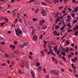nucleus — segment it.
I'll return each mask as SVG.
<instances>
[{"instance_id": "obj_1", "label": "nucleus", "mask_w": 78, "mask_h": 78, "mask_svg": "<svg viewBox=\"0 0 78 78\" xmlns=\"http://www.w3.org/2000/svg\"><path fill=\"white\" fill-rule=\"evenodd\" d=\"M25 62L26 63V68H28V67H29V66H28V64L27 63V62L25 61H22V63L21 65L22 67H24L25 65Z\"/></svg>"}, {"instance_id": "obj_2", "label": "nucleus", "mask_w": 78, "mask_h": 78, "mask_svg": "<svg viewBox=\"0 0 78 78\" xmlns=\"http://www.w3.org/2000/svg\"><path fill=\"white\" fill-rule=\"evenodd\" d=\"M41 14L43 16H45L46 15L45 11V10L43 9H41Z\"/></svg>"}, {"instance_id": "obj_3", "label": "nucleus", "mask_w": 78, "mask_h": 78, "mask_svg": "<svg viewBox=\"0 0 78 78\" xmlns=\"http://www.w3.org/2000/svg\"><path fill=\"white\" fill-rule=\"evenodd\" d=\"M33 41H37V36L36 34H35L34 36L33 37Z\"/></svg>"}, {"instance_id": "obj_4", "label": "nucleus", "mask_w": 78, "mask_h": 78, "mask_svg": "<svg viewBox=\"0 0 78 78\" xmlns=\"http://www.w3.org/2000/svg\"><path fill=\"white\" fill-rule=\"evenodd\" d=\"M9 56L11 58L12 57H15V56L13 54L11 53H9Z\"/></svg>"}, {"instance_id": "obj_5", "label": "nucleus", "mask_w": 78, "mask_h": 78, "mask_svg": "<svg viewBox=\"0 0 78 78\" xmlns=\"http://www.w3.org/2000/svg\"><path fill=\"white\" fill-rule=\"evenodd\" d=\"M27 45H28V44L26 43H25L23 44H21L20 46L22 48H23V47H25V46H27Z\"/></svg>"}, {"instance_id": "obj_6", "label": "nucleus", "mask_w": 78, "mask_h": 78, "mask_svg": "<svg viewBox=\"0 0 78 78\" xmlns=\"http://www.w3.org/2000/svg\"><path fill=\"white\" fill-rule=\"evenodd\" d=\"M55 58L54 57H52V59L54 62H55V64H58V62L57 61V60L56 59H55Z\"/></svg>"}, {"instance_id": "obj_7", "label": "nucleus", "mask_w": 78, "mask_h": 78, "mask_svg": "<svg viewBox=\"0 0 78 78\" xmlns=\"http://www.w3.org/2000/svg\"><path fill=\"white\" fill-rule=\"evenodd\" d=\"M44 23H45V21L44 20H42L41 21H40V23L41 25H43Z\"/></svg>"}, {"instance_id": "obj_8", "label": "nucleus", "mask_w": 78, "mask_h": 78, "mask_svg": "<svg viewBox=\"0 0 78 78\" xmlns=\"http://www.w3.org/2000/svg\"><path fill=\"white\" fill-rule=\"evenodd\" d=\"M57 70L53 69V70H51V72H52V73H53L54 75H55Z\"/></svg>"}, {"instance_id": "obj_9", "label": "nucleus", "mask_w": 78, "mask_h": 78, "mask_svg": "<svg viewBox=\"0 0 78 78\" xmlns=\"http://www.w3.org/2000/svg\"><path fill=\"white\" fill-rule=\"evenodd\" d=\"M53 2H54L55 4L56 3V2L58 3H59V0H51Z\"/></svg>"}, {"instance_id": "obj_10", "label": "nucleus", "mask_w": 78, "mask_h": 78, "mask_svg": "<svg viewBox=\"0 0 78 78\" xmlns=\"http://www.w3.org/2000/svg\"><path fill=\"white\" fill-rule=\"evenodd\" d=\"M31 74L32 76L33 77V78H36V77H35V74H34V73L32 72L31 73Z\"/></svg>"}, {"instance_id": "obj_11", "label": "nucleus", "mask_w": 78, "mask_h": 78, "mask_svg": "<svg viewBox=\"0 0 78 78\" xmlns=\"http://www.w3.org/2000/svg\"><path fill=\"white\" fill-rule=\"evenodd\" d=\"M41 53L42 56H43V57H44V56H45V54L44 53V52L43 51H41Z\"/></svg>"}, {"instance_id": "obj_12", "label": "nucleus", "mask_w": 78, "mask_h": 78, "mask_svg": "<svg viewBox=\"0 0 78 78\" xmlns=\"http://www.w3.org/2000/svg\"><path fill=\"white\" fill-rule=\"evenodd\" d=\"M10 48H12V50H14V48H15V45H14L12 46V45H10Z\"/></svg>"}, {"instance_id": "obj_13", "label": "nucleus", "mask_w": 78, "mask_h": 78, "mask_svg": "<svg viewBox=\"0 0 78 78\" xmlns=\"http://www.w3.org/2000/svg\"><path fill=\"white\" fill-rule=\"evenodd\" d=\"M59 73H60L59 71L57 70L55 75H59Z\"/></svg>"}, {"instance_id": "obj_14", "label": "nucleus", "mask_w": 78, "mask_h": 78, "mask_svg": "<svg viewBox=\"0 0 78 78\" xmlns=\"http://www.w3.org/2000/svg\"><path fill=\"white\" fill-rule=\"evenodd\" d=\"M53 34H54V35H57L58 34V33L56 32V30H55L53 32Z\"/></svg>"}, {"instance_id": "obj_15", "label": "nucleus", "mask_w": 78, "mask_h": 78, "mask_svg": "<svg viewBox=\"0 0 78 78\" xmlns=\"http://www.w3.org/2000/svg\"><path fill=\"white\" fill-rule=\"evenodd\" d=\"M66 48V49L65 50L66 52H69V48L68 47H67Z\"/></svg>"}, {"instance_id": "obj_16", "label": "nucleus", "mask_w": 78, "mask_h": 78, "mask_svg": "<svg viewBox=\"0 0 78 78\" xmlns=\"http://www.w3.org/2000/svg\"><path fill=\"white\" fill-rule=\"evenodd\" d=\"M6 23L5 22L2 23H1V27H3V25H5V24H6Z\"/></svg>"}, {"instance_id": "obj_17", "label": "nucleus", "mask_w": 78, "mask_h": 78, "mask_svg": "<svg viewBox=\"0 0 78 78\" xmlns=\"http://www.w3.org/2000/svg\"><path fill=\"white\" fill-rule=\"evenodd\" d=\"M69 30L67 31L68 33H70L71 31H73V30L72 29H70V28H68Z\"/></svg>"}, {"instance_id": "obj_18", "label": "nucleus", "mask_w": 78, "mask_h": 78, "mask_svg": "<svg viewBox=\"0 0 78 78\" xmlns=\"http://www.w3.org/2000/svg\"><path fill=\"white\" fill-rule=\"evenodd\" d=\"M41 4L42 5H44L45 6L46 5H47V4H46L44 2H41Z\"/></svg>"}, {"instance_id": "obj_19", "label": "nucleus", "mask_w": 78, "mask_h": 78, "mask_svg": "<svg viewBox=\"0 0 78 78\" xmlns=\"http://www.w3.org/2000/svg\"><path fill=\"white\" fill-rule=\"evenodd\" d=\"M62 55L63 56H66V53L64 52H62Z\"/></svg>"}, {"instance_id": "obj_20", "label": "nucleus", "mask_w": 78, "mask_h": 78, "mask_svg": "<svg viewBox=\"0 0 78 78\" xmlns=\"http://www.w3.org/2000/svg\"><path fill=\"white\" fill-rule=\"evenodd\" d=\"M35 30H34V29H33L32 31V34H34L35 33Z\"/></svg>"}, {"instance_id": "obj_21", "label": "nucleus", "mask_w": 78, "mask_h": 78, "mask_svg": "<svg viewBox=\"0 0 78 78\" xmlns=\"http://www.w3.org/2000/svg\"><path fill=\"white\" fill-rule=\"evenodd\" d=\"M58 46H56V47L54 49V50L55 51H57L58 50V48L57 47Z\"/></svg>"}, {"instance_id": "obj_22", "label": "nucleus", "mask_w": 78, "mask_h": 78, "mask_svg": "<svg viewBox=\"0 0 78 78\" xmlns=\"http://www.w3.org/2000/svg\"><path fill=\"white\" fill-rule=\"evenodd\" d=\"M66 27V26H63L62 27H61V28H60V30H64V28H65V27Z\"/></svg>"}, {"instance_id": "obj_23", "label": "nucleus", "mask_w": 78, "mask_h": 78, "mask_svg": "<svg viewBox=\"0 0 78 78\" xmlns=\"http://www.w3.org/2000/svg\"><path fill=\"white\" fill-rule=\"evenodd\" d=\"M74 34L76 36H77L78 34V30H77L76 32H75Z\"/></svg>"}, {"instance_id": "obj_24", "label": "nucleus", "mask_w": 78, "mask_h": 78, "mask_svg": "<svg viewBox=\"0 0 78 78\" xmlns=\"http://www.w3.org/2000/svg\"><path fill=\"white\" fill-rule=\"evenodd\" d=\"M75 10V12L76 13L77 12V11L78 10V7H76L75 9H74Z\"/></svg>"}, {"instance_id": "obj_25", "label": "nucleus", "mask_w": 78, "mask_h": 78, "mask_svg": "<svg viewBox=\"0 0 78 78\" xmlns=\"http://www.w3.org/2000/svg\"><path fill=\"white\" fill-rule=\"evenodd\" d=\"M4 20L6 21V22H8V19L7 17L4 18Z\"/></svg>"}, {"instance_id": "obj_26", "label": "nucleus", "mask_w": 78, "mask_h": 78, "mask_svg": "<svg viewBox=\"0 0 78 78\" xmlns=\"http://www.w3.org/2000/svg\"><path fill=\"white\" fill-rule=\"evenodd\" d=\"M33 20L34 22H36V21H37V20H38V19L34 18L33 19Z\"/></svg>"}, {"instance_id": "obj_27", "label": "nucleus", "mask_w": 78, "mask_h": 78, "mask_svg": "<svg viewBox=\"0 0 78 78\" xmlns=\"http://www.w3.org/2000/svg\"><path fill=\"white\" fill-rule=\"evenodd\" d=\"M62 59H64L65 61V62H66V58L64 57H62Z\"/></svg>"}, {"instance_id": "obj_28", "label": "nucleus", "mask_w": 78, "mask_h": 78, "mask_svg": "<svg viewBox=\"0 0 78 78\" xmlns=\"http://www.w3.org/2000/svg\"><path fill=\"white\" fill-rule=\"evenodd\" d=\"M4 38L2 37H0V41H2L4 40Z\"/></svg>"}, {"instance_id": "obj_29", "label": "nucleus", "mask_w": 78, "mask_h": 78, "mask_svg": "<svg viewBox=\"0 0 78 78\" xmlns=\"http://www.w3.org/2000/svg\"><path fill=\"white\" fill-rule=\"evenodd\" d=\"M67 25L68 27H69V28H72V26H71L70 24L69 23Z\"/></svg>"}, {"instance_id": "obj_30", "label": "nucleus", "mask_w": 78, "mask_h": 78, "mask_svg": "<svg viewBox=\"0 0 78 78\" xmlns=\"http://www.w3.org/2000/svg\"><path fill=\"white\" fill-rule=\"evenodd\" d=\"M41 69H42V67L41 66H40L38 68V70L39 71L40 70H41Z\"/></svg>"}, {"instance_id": "obj_31", "label": "nucleus", "mask_w": 78, "mask_h": 78, "mask_svg": "<svg viewBox=\"0 0 78 78\" xmlns=\"http://www.w3.org/2000/svg\"><path fill=\"white\" fill-rule=\"evenodd\" d=\"M19 31H20V30L18 28L17 30H15V32L16 33H18Z\"/></svg>"}, {"instance_id": "obj_32", "label": "nucleus", "mask_w": 78, "mask_h": 78, "mask_svg": "<svg viewBox=\"0 0 78 78\" xmlns=\"http://www.w3.org/2000/svg\"><path fill=\"white\" fill-rule=\"evenodd\" d=\"M71 16H72L73 17H74L75 16V14L72 13L71 14Z\"/></svg>"}, {"instance_id": "obj_33", "label": "nucleus", "mask_w": 78, "mask_h": 78, "mask_svg": "<svg viewBox=\"0 0 78 78\" xmlns=\"http://www.w3.org/2000/svg\"><path fill=\"white\" fill-rule=\"evenodd\" d=\"M55 28L57 29H59V26H55Z\"/></svg>"}, {"instance_id": "obj_34", "label": "nucleus", "mask_w": 78, "mask_h": 78, "mask_svg": "<svg viewBox=\"0 0 78 78\" xmlns=\"http://www.w3.org/2000/svg\"><path fill=\"white\" fill-rule=\"evenodd\" d=\"M66 36V35H64L63 37H62L61 38V39L62 40L63 39H64L65 37Z\"/></svg>"}, {"instance_id": "obj_35", "label": "nucleus", "mask_w": 78, "mask_h": 78, "mask_svg": "<svg viewBox=\"0 0 78 78\" xmlns=\"http://www.w3.org/2000/svg\"><path fill=\"white\" fill-rule=\"evenodd\" d=\"M73 23H76L77 22V20H75L73 21Z\"/></svg>"}, {"instance_id": "obj_36", "label": "nucleus", "mask_w": 78, "mask_h": 78, "mask_svg": "<svg viewBox=\"0 0 78 78\" xmlns=\"http://www.w3.org/2000/svg\"><path fill=\"white\" fill-rule=\"evenodd\" d=\"M36 65H37V66H40V63H39V62H37L36 63Z\"/></svg>"}, {"instance_id": "obj_37", "label": "nucleus", "mask_w": 78, "mask_h": 78, "mask_svg": "<svg viewBox=\"0 0 78 78\" xmlns=\"http://www.w3.org/2000/svg\"><path fill=\"white\" fill-rule=\"evenodd\" d=\"M42 36H43V35H41L40 37V39H42Z\"/></svg>"}, {"instance_id": "obj_38", "label": "nucleus", "mask_w": 78, "mask_h": 78, "mask_svg": "<svg viewBox=\"0 0 78 78\" xmlns=\"http://www.w3.org/2000/svg\"><path fill=\"white\" fill-rule=\"evenodd\" d=\"M59 19V18H58L56 20V23H58V22L60 20Z\"/></svg>"}, {"instance_id": "obj_39", "label": "nucleus", "mask_w": 78, "mask_h": 78, "mask_svg": "<svg viewBox=\"0 0 78 78\" xmlns=\"http://www.w3.org/2000/svg\"><path fill=\"white\" fill-rule=\"evenodd\" d=\"M13 17H16V12H15L13 14Z\"/></svg>"}, {"instance_id": "obj_40", "label": "nucleus", "mask_w": 78, "mask_h": 78, "mask_svg": "<svg viewBox=\"0 0 78 78\" xmlns=\"http://www.w3.org/2000/svg\"><path fill=\"white\" fill-rule=\"evenodd\" d=\"M28 23V24H29V25H31L32 24V22L29 21Z\"/></svg>"}, {"instance_id": "obj_41", "label": "nucleus", "mask_w": 78, "mask_h": 78, "mask_svg": "<svg viewBox=\"0 0 78 78\" xmlns=\"http://www.w3.org/2000/svg\"><path fill=\"white\" fill-rule=\"evenodd\" d=\"M72 62H74V63L76 62L75 60L74 59H72Z\"/></svg>"}, {"instance_id": "obj_42", "label": "nucleus", "mask_w": 78, "mask_h": 78, "mask_svg": "<svg viewBox=\"0 0 78 78\" xmlns=\"http://www.w3.org/2000/svg\"><path fill=\"white\" fill-rule=\"evenodd\" d=\"M46 28H47V26H46L45 27H43V30H45V29H46Z\"/></svg>"}, {"instance_id": "obj_43", "label": "nucleus", "mask_w": 78, "mask_h": 78, "mask_svg": "<svg viewBox=\"0 0 78 78\" xmlns=\"http://www.w3.org/2000/svg\"><path fill=\"white\" fill-rule=\"evenodd\" d=\"M71 57H72V55H71L69 54L68 55V58H70Z\"/></svg>"}, {"instance_id": "obj_44", "label": "nucleus", "mask_w": 78, "mask_h": 78, "mask_svg": "<svg viewBox=\"0 0 78 78\" xmlns=\"http://www.w3.org/2000/svg\"><path fill=\"white\" fill-rule=\"evenodd\" d=\"M14 53H15V54H16L17 55L18 53V52L17 51H15L14 52Z\"/></svg>"}, {"instance_id": "obj_45", "label": "nucleus", "mask_w": 78, "mask_h": 78, "mask_svg": "<svg viewBox=\"0 0 78 78\" xmlns=\"http://www.w3.org/2000/svg\"><path fill=\"white\" fill-rule=\"evenodd\" d=\"M72 20V19H71L70 20V19H67V22H70V20Z\"/></svg>"}, {"instance_id": "obj_46", "label": "nucleus", "mask_w": 78, "mask_h": 78, "mask_svg": "<svg viewBox=\"0 0 78 78\" xmlns=\"http://www.w3.org/2000/svg\"><path fill=\"white\" fill-rule=\"evenodd\" d=\"M18 33L20 34H22V30H20V31Z\"/></svg>"}, {"instance_id": "obj_47", "label": "nucleus", "mask_w": 78, "mask_h": 78, "mask_svg": "<svg viewBox=\"0 0 78 78\" xmlns=\"http://www.w3.org/2000/svg\"><path fill=\"white\" fill-rule=\"evenodd\" d=\"M63 8V7H58L59 9H62Z\"/></svg>"}, {"instance_id": "obj_48", "label": "nucleus", "mask_w": 78, "mask_h": 78, "mask_svg": "<svg viewBox=\"0 0 78 78\" xmlns=\"http://www.w3.org/2000/svg\"><path fill=\"white\" fill-rule=\"evenodd\" d=\"M62 23H63V25H64V26H66V27L67 26V25H65V22H62Z\"/></svg>"}, {"instance_id": "obj_49", "label": "nucleus", "mask_w": 78, "mask_h": 78, "mask_svg": "<svg viewBox=\"0 0 78 78\" xmlns=\"http://www.w3.org/2000/svg\"><path fill=\"white\" fill-rule=\"evenodd\" d=\"M29 58H30V59H31V60H32V57L31 56H30V55H29Z\"/></svg>"}, {"instance_id": "obj_50", "label": "nucleus", "mask_w": 78, "mask_h": 78, "mask_svg": "<svg viewBox=\"0 0 78 78\" xmlns=\"http://www.w3.org/2000/svg\"><path fill=\"white\" fill-rule=\"evenodd\" d=\"M2 66H6V64L5 63H3L2 64Z\"/></svg>"}, {"instance_id": "obj_51", "label": "nucleus", "mask_w": 78, "mask_h": 78, "mask_svg": "<svg viewBox=\"0 0 78 78\" xmlns=\"http://www.w3.org/2000/svg\"><path fill=\"white\" fill-rule=\"evenodd\" d=\"M5 55L6 57L7 58H8V57H9V55L8 56V54H5Z\"/></svg>"}, {"instance_id": "obj_52", "label": "nucleus", "mask_w": 78, "mask_h": 78, "mask_svg": "<svg viewBox=\"0 0 78 78\" xmlns=\"http://www.w3.org/2000/svg\"><path fill=\"white\" fill-rule=\"evenodd\" d=\"M66 44H67V45H69V42L68 41H66Z\"/></svg>"}, {"instance_id": "obj_53", "label": "nucleus", "mask_w": 78, "mask_h": 78, "mask_svg": "<svg viewBox=\"0 0 78 78\" xmlns=\"http://www.w3.org/2000/svg\"><path fill=\"white\" fill-rule=\"evenodd\" d=\"M50 53H52V52H53V49H51L50 50Z\"/></svg>"}, {"instance_id": "obj_54", "label": "nucleus", "mask_w": 78, "mask_h": 78, "mask_svg": "<svg viewBox=\"0 0 78 78\" xmlns=\"http://www.w3.org/2000/svg\"><path fill=\"white\" fill-rule=\"evenodd\" d=\"M64 3L65 4H66V2H67V1H66V0H64Z\"/></svg>"}, {"instance_id": "obj_55", "label": "nucleus", "mask_w": 78, "mask_h": 78, "mask_svg": "<svg viewBox=\"0 0 78 78\" xmlns=\"http://www.w3.org/2000/svg\"><path fill=\"white\" fill-rule=\"evenodd\" d=\"M19 73H20V74L21 75H22V73L21 72V71H18Z\"/></svg>"}, {"instance_id": "obj_56", "label": "nucleus", "mask_w": 78, "mask_h": 78, "mask_svg": "<svg viewBox=\"0 0 78 78\" xmlns=\"http://www.w3.org/2000/svg\"><path fill=\"white\" fill-rule=\"evenodd\" d=\"M18 15V17L19 18V16H20V13L18 12L17 14Z\"/></svg>"}, {"instance_id": "obj_57", "label": "nucleus", "mask_w": 78, "mask_h": 78, "mask_svg": "<svg viewBox=\"0 0 78 78\" xmlns=\"http://www.w3.org/2000/svg\"><path fill=\"white\" fill-rule=\"evenodd\" d=\"M17 41H14V44L15 45H17Z\"/></svg>"}, {"instance_id": "obj_58", "label": "nucleus", "mask_w": 78, "mask_h": 78, "mask_svg": "<svg viewBox=\"0 0 78 78\" xmlns=\"http://www.w3.org/2000/svg\"><path fill=\"white\" fill-rule=\"evenodd\" d=\"M39 9H37L35 10V12H36L37 13L39 11Z\"/></svg>"}, {"instance_id": "obj_59", "label": "nucleus", "mask_w": 78, "mask_h": 78, "mask_svg": "<svg viewBox=\"0 0 78 78\" xmlns=\"http://www.w3.org/2000/svg\"><path fill=\"white\" fill-rule=\"evenodd\" d=\"M74 67V65H73V63L72 64V68H73Z\"/></svg>"}, {"instance_id": "obj_60", "label": "nucleus", "mask_w": 78, "mask_h": 78, "mask_svg": "<svg viewBox=\"0 0 78 78\" xmlns=\"http://www.w3.org/2000/svg\"><path fill=\"white\" fill-rule=\"evenodd\" d=\"M74 45H75V44H74V43L72 44H71L72 47H73L74 46Z\"/></svg>"}, {"instance_id": "obj_61", "label": "nucleus", "mask_w": 78, "mask_h": 78, "mask_svg": "<svg viewBox=\"0 0 78 78\" xmlns=\"http://www.w3.org/2000/svg\"><path fill=\"white\" fill-rule=\"evenodd\" d=\"M52 47H51V45L48 46V48H49V49H51Z\"/></svg>"}, {"instance_id": "obj_62", "label": "nucleus", "mask_w": 78, "mask_h": 78, "mask_svg": "<svg viewBox=\"0 0 78 78\" xmlns=\"http://www.w3.org/2000/svg\"><path fill=\"white\" fill-rule=\"evenodd\" d=\"M2 45H5V43L4 42H2Z\"/></svg>"}, {"instance_id": "obj_63", "label": "nucleus", "mask_w": 78, "mask_h": 78, "mask_svg": "<svg viewBox=\"0 0 78 78\" xmlns=\"http://www.w3.org/2000/svg\"><path fill=\"white\" fill-rule=\"evenodd\" d=\"M7 12H8V13H10V12H11V11L9 10H7Z\"/></svg>"}, {"instance_id": "obj_64", "label": "nucleus", "mask_w": 78, "mask_h": 78, "mask_svg": "<svg viewBox=\"0 0 78 78\" xmlns=\"http://www.w3.org/2000/svg\"><path fill=\"white\" fill-rule=\"evenodd\" d=\"M48 50L47 49H45L44 50V52H47V51H48Z\"/></svg>"}]
</instances>
